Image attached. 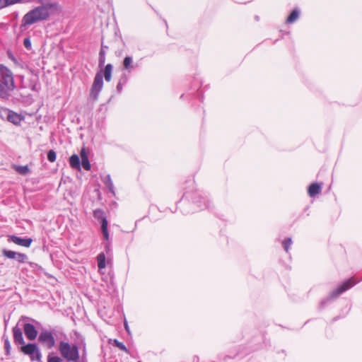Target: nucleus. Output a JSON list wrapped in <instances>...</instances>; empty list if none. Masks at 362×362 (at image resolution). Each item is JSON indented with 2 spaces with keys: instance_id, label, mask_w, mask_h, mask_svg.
Returning <instances> with one entry per match:
<instances>
[{
  "instance_id": "f257e3e1",
  "label": "nucleus",
  "mask_w": 362,
  "mask_h": 362,
  "mask_svg": "<svg viewBox=\"0 0 362 362\" xmlns=\"http://www.w3.org/2000/svg\"><path fill=\"white\" fill-rule=\"evenodd\" d=\"M50 3H45L27 13L22 19V26H27L39 21H46L49 16Z\"/></svg>"
},
{
  "instance_id": "f03ea898",
  "label": "nucleus",
  "mask_w": 362,
  "mask_h": 362,
  "mask_svg": "<svg viewBox=\"0 0 362 362\" xmlns=\"http://www.w3.org/2000/svg\"><path fill=\"white\" fill-rule=\"evenodd\" d=\"M15 88L13 74L7 67L0 65V98L7 99Z\"/></svg>"
},
{
  "instance_id": "7ed1b4c3",
  "label": "nucleus",
  "mask_w": 362,
  "mask_h": 362,
  "mask_svg": "<svg viewBox=\"0 0 362 362\" xmlns=\"http://www.w3.org/2000/svg\"><path fill=\"white\" fill-rule=\"evenodd\" d=\"M356 284V282L354 281V279H349L344 281L341 285H339L336 289L333 290L329 296L326 298L325 299H323L320 303V307L321 308H324L326 304L333 299L337 298L338 296H339L341 293L347 291L348 289L351 288Z\"/></svg>"
},
{
  "instance_id": "20e7f679",
  "label": "nucleus",
  "mask_w": 362,
  "mask_h": 362,
  "mask_svg": "<svg viewBox=\"0 0 362 362\" xmlns=\"http://www.w3.org/2000/svg\"><path fill=\"white\" fill-rule=\"evenodd\" d=\"M93 216L100 222L102 233L105 240L107 241L105 243V247L107 251L110 250V244L109 243L110 235L107 230L108 222L107 218L105 216V212L101 209H96L93 211Z\"/></svg>"
},
{
  "instance_id": "39448f33",
  "label": "nucleus",
  "mask_w": 362,
  "mask_h": 362,
  "mask_svg": "<svg viewBox=\"0 0 362 362\" xmlns=\"http://www.w3.org/2000/svg\"><path fill=\"white\" fill-rule=\"evenodd\" d=\"M103 75L102 71L98 72L94 78L89 94V98L92 101H96L98 99L99 94L103 87Z\"/></svg>"
},
{
  "instance_id": "423d86ee",
  "label": "nucleus",
  "mask_w": 362,
  "mask_h": 362,
  "mask_svg": "<svg viewBox=\"0 0 362 362\" xmlns=\"http://www.w3.org/2000/svg\"><path fill=\"white\" fill-rule=\"evenodd\" d=\"M69 362H88L87 349H81L69 344Z\"/></svg>"
},
{
  "instance_id": "0eeeda50",
  "label": "nucleus",
  "mask_w": 362,
  "mask_h": 362,
  "mask_svg": "<svg viewBox=\"0 0 362 362\" xmlns=\"http://www.w3.org/2000/svg\"><path fill=\"white\" fill-rule=\"evenodd\" d=\"M20 350L25 355L30 356L31 361H41V353L40 349L35 344H28L21 346Z\"/></svg>"
},
{
  "instance_id": "6e6552de",
  "label": "nucleus",
  "mask_w": 362,
  "mask_h": 362,
  "mask_svg": "<svg viewBox=\"0 0 362 362\" xmlns=\"http://www.w3.org/2000/svg\"><path fill=\"white\" fill-rule=\"evenodd\" d=\"M184 198L191 199L194 204L202 209H203V206H204L205 209H210V201L207 199L206 197H202L201 194L193 196L189 192H185L183 194L182 199Z\"/></svg>"
},
{
  "instance_id": "1a4fd4ad",
  "label": "nucleus",
  "mask_w": 362,
  "mask_h": 362,
  "mask_svg": "<svg viewBox=\"0 0 362 362\" xmlns=\"http://www.w3.org/2000/svg\"><path fill=\"white\" fill-rule=\"evenodd\" d=\"M38 341L47 349H52L55 346L54 335L51 332L42 330L38 337Z\"/></svg>"
},
{
  "instance_id": "9d476101",
  "label": "nucleus",
  "mask_w": 362,
  "mask_h": 362,
  "mask_svg": "<svg viewBox=\"0 0 362 362\" xmlns=\"http://www.w3.org/2000/svg\"><path fill=\"white\" fill-rule=\"evenodd\" d=\"M72 343L71 346H76L81 349H86V344L85 338L78 332H74V335L71 336Z\"/></svg>"
},
{
  "instance_id": "9b49d317",
  "label": "nucleus",
  "mask_w": 362,
  "mask_h": 362,
  "mask_svg": "<svg viewBox=\"0 0 362 362\" xmlns=\"http://www.w3.org/2000/svg\"><path fill=\"white\" fill-rule=\"evenodd\" d=\"M8 240L25 247H29L33 242L31 238H22L14 235H8Z\"/></svg>"
},
{
  "instance_id": "f8f14e48",
  "label": "nucleus",
  "mask_w": 362,
  "mask_h": 362,
  "mask_svg": "<svg viewBox=\"0 0 362 362\" xmlns=\"http://www.w3.org/2000/svg\"><path fill=\"white\" fill-rule=\"evenodd\" d=\"M23 331L26 337L29 340H34L37 336V331L34 325L30 323H25L23 325Z\"/></svg>"
},
{
  "instance_id": "ddd939ff",
  "label": "nucleus",
  "mask_w": 362,
  "mask_h": 362,
  "mask_svg": "<svg viewBox=\"0 0 362 362\" xmlns=\"http://www.w3.org/2000/svg\"><path fill=\"white\" fill-rule=\"evenodd\" d=\"M3 113L6 115V119L8 122H10L14 124H18L21 121V116L18 114L8 110V109H4Z\"/></svg>"
},
{
  "instance_id": "4468645a",
  "label": "nucleus",
  "mask_w": 362,
  "mask_h": 362,
  "mask_svg": "<svg viewBox=\"0 0 362 362\" xmlns=\"http://www.w3.org/2000/svg\"><path fill=\"white\" fill-rule=\"evenodd\" d=\"M13 339L16 344L24 345L25 341L23 336V332L21 328L15 326L13 328Z\"/></svg>"
},
{
  "instance_id": "2eb2a0df",
  "label": "nucleus",
  "mask_w": 362,
  "mask_h": 362,
  "mask_svg": "<svg viewBox=\"0 0 362 362\" xmlns=\"http://www.w3.org/2000/svg\"><path fill=\"white\" fill-rule=\"evenodd\" d=\"M108 49V47L107 45H104L103 42L101 43V48L99 52V59H98V66L100 68H103L105 66V52Z\"/></svg>"
},
{
  "instance_id": "dca6fc26",
  "label": "nucleus",
  "mask_w": 362,
  "mask_h": 362,
  "mask_svg": "<svg viewBox=\"0 0 362 362\" xmlns=\"http://www.w3.org/2000/svg\"><path fill=\"white\" fill-rule=\"evenodd\" d=\"M81 165L86 170H90V168H91V165H90V161H89V159H88V155L87 153H86L85 151V149L83 148L81 152Z\"/></svg>"
},
{
  "instance_id": "f3484780",
  "label": "nucleus",
  "mask_w": 362,
  "mask_h": 362,
  "mask_svg": "<svg viewBox=\"0 0 362 362\" xmlns=\"http://www.w3.org/2000/svg\"><path fill=\"white\" fill-rule=\"evenodd\" d=\"M321 192V186L317 182L312 183L308 189V193L310 197H314Z\"/></svg>"
},
{
  "instance_id": "a211bd4d",
  "label": "nucleus",
  "mask_w": 362,
  "mask_h": 362,
  "mask_svg": "<svg viewBox=\"0 0 362 362\" xmlns=\"http://www.w3.org/2000/svg\"><path fill=\"white\" fill-rule=\"evenodd\" d=\"M69 165L75 169H81V160L78 155L74 154L69 157Z\"/></svg>"
},
{
  "instance_id": "6ab92c4d",
  "label": "nucleus",
  "mask_w": 362,
  "mask_h": 362,
  "mask_svg": "<svg viewBox=\"0 0 362 362\" xmlns=\"http://www.w3.org/2000/svg\"><path fill=\"white\" fill-rule=\"evenodd\" d=\"M102 180H103V183L105 185V186L107 187L109 191L114 194H115L114 185H113L110 175H105L103 177H102Z\"/></svg>"
},
{
  "instance_id": "aec40b11",
  "label": "nucleus",
  "mask_w": 362,
  "mask_h": 362,
  "mask_svg": "<svg viewBox=\"0 0 362 362\" xmlns=\"http://www.w3.org/2000/svg\"><path fill=\"white\" fill-rule=\"evenodd\" d=\"M299 14L300 11L298 8L293 9L287 18L286 23L288 24L294 23L299 17Z\"/></svg>"
},
{
  "instance_id": "412c9836",
  "label": "nucleus",
  "mask_w": 362,
  "mask_h": 362,
  "mask_svg": "<svg viewBox=\"0 0 362 362\" xmlns=\"http://www.w3.org/2000/svg\"><path fill=\"white\" fill-rule=\"evenodd\" d=\"M105 261H106V258H105V255L104 252H100V254H98V255L97 256V263H98V267L99 269L105 268V267H106Z\"/></svg>"
},
{
  "instance_id": "4be33fe9",
  "label": "nucleus",
  "mask_w": 362,
  "mask_h": 362,
  "mask_svg": "<svg viewBox=\"0 0 362 362\" xmlns=\"http://www.w3.org/2000/svg\"><path fill=\"white\" fill-rule=\"evenodd\" d=\"M13 168L18 173L22 175H25L30 172V169L28 165H14Z\"/></svg>"
},
{
  "instance_id": "5701e85b",
  "label": "nucleus",
  "mask_w": 362,
  "mask_h": 362,
  "mask_svg": "<svg viewBox=\"0 0 362 362\" xmlns=\"http://www.w3.org/2000/svg\"><path fill=\"white\" fill-rule=\"evenodd\" d=\"M112 65L111 64H107L105 66L104 69V77L106 81L109 82L112 78Z\"/></svg>"
},
{
  "instance_id": "b1692460",
  "label": "nucleus",
  "mask_w": 362,
  "mask_h": 362,
  "mask_svg": "<svg viewBox=\"0 0 362 362\" xmlns=\"http://www.w3.org/2000/svg\"><path fill=\"white\" fill-rule=\"evenodd\" d=\"M133 62V59L130 56H127L124 57L123 60V66L127 70H131L133 69V66L132 65V63Z\"/></svg>"
},
{
  "instance_id": "393cba45",
  "label": "nucleus",
  "mask_w": 362,
  "mask_h": 362,
  "mask_svg": "<svg viewBox=\"0 0 362 362\" xmlns=\"http://www.w3.org/2000/svg\"><path fill=\"white\" fill-rule=\"evenodd\" d=\"M113 345L119 349L120 350L124 351L127 354H129V349L127 348V346L121 341H119L118 339H115L113 340Z\"/></svg>"
},
{
  "instance_id": "a878e982",
  "label": "nucleus",
  "mask_w": 362,
  "mask_h": 362,
  "mask_svg": "<svg viewBox=\"0 0 362 362\" xmlns=\"http://www.w3.org/2000/svg\"><path fill=\"white\" fill-rule=\"evenodd\" d=\"M2 254L5 257L8 259H15L17 252L6 249H4L2 250Z\"/></svg>"
},
{
  "instance_id": "bb28decb",
  "label": "nucleus",
  "mask_w": 362,
  "mask_h": 362,
  "mask_svg": "<svg viewBox=\"0 0 362 362\" xmlns=\"http://www.w3.org/2000/svg\"><path fill=\"white\" fill-rule=\"evenodd\" d=\"M21 0H0V9L9 5L20 2Z\"/></svg>"
},
{
  "instance_id": "cd10ccee",
  "label": "nucleus",
  "mask_w": 362,
  "mask_h": 362,
  "mask_svg": "<svg viewBox=\"0 0 362 362\" xmlns=\"http://www.w3.org/2000/svg\"><path fill=\"white\" fill-rule=\"evenodd\" d=\"M60 350L62 356L65 358H68V343L67 342H61Z\"/></svg>"
},
{
  "instance_id": "c85d7f7f",
  "label": "nucleus",
  "mask_w": 362,
  "mask_h": 362,
  "mask_svg": "<svg viewBox=\"0 0 362 362\" xmlns=\"http://www.w3.org/2000/svg\"><path fill=\"white\" fill-rule=\"evenodd\" d=\"M15 259L19 263H25L28 260V256L25 254L17 252Z\"/></svg>"
},
{
  "instance_id": "c756f323",
  "label": "nucleus",
  "mask_w": 362,
  "mask_h": 362,
  "mask_svg": "<svg viewBox=\"0 0 362 362\" xmlns=\"http://www.w3.org/2000/svg\"><path fill=\"white\" fill-rule=\"evenodd\" d=\"M292 244V239L291 238H286L283 242H282V245H283V247L285 250V251L286 252H288V249L291 246V245Z\"/></svg>"
},
{
  "instance_id": "7c9ffc66",
  "label": "nucleus",
  "mask_w": 362,
  "mask_h": 362,
  "mask_svg": "<svg viewBox=\"0 0 362 362\" xmlns=\"http://www.w3.org/2000/svg\"><path fill=\"white\" fill-rule=\"evenodd\" d=\"M127 82V78H122L119 80V81L118 82L117 85V90L120 93L122 90V88H123V86Z\"/></svg>"
},
{
  "instance_id": "2f4dec72",
  "label": "nucleus",
  "mask_w": 362,
  "mask_h": 362,
  "mask_svg": "<svg viewBox=\"0 0 362 362\" xmlns=\"http://www.w3.org/2000/svg\"><path fill=\"white\" fill-rule=\"evenodd\" d=\"M47 159L50 162H54L56 160V153L53 150H50L47 153Z\"/></svg>"
},
{
  "instance_id": "473e14b6",
  "label": "nucleus",
  "mask_w": 362,
  "mask_h": 362,
  "mask_svg": "<svg viewBox=\"0 0 362 362\" xmlns=\"http://www.w3.org/2000/svg\"><path fill=\"white\" fill-rule=\"evenodd\" d=\"M3 338L4 339V347H5L6 351V354H8L9 351H10V349H11L10 341H9L8 337H4Z\"/></svg>"
},
{
  "instance_id": "72a5a7b5",
  "label": "nucleus",
  "mask_w": 362,
  "mask_h": 362,
  "mask_svg": "<svg viewBox=\"0 0 362 362\" xmlns=\"http://www.w3.org/2000/svg\"><path fill=\"white\" fill-rule=\"evenodd\" d=\"M23 44H24V46H25L27 49H30V47H31V42H30V39H29V38H25V39H24Z\"/></svg>"
},
{
  "instance_id": "f704fd0d",
  "label": "nucleus",
  "mask_w": 362,
  "mask_h": 362,
  "mask_svg": "<svg viewBox=\"0 0 362 362\" xmlns=\"http://www.w3.org/2000/svg\"><path fill=\"white\" fill-rule=\"evenodd\" d=\"M48 362H62V360L59 357H49Z\"/></svg>"
},
{
  "instance_id": "c9c22d12",
  "label": "nucleus",
  "mask_w": 362,
  "mask_h": 362,
  "mask_svg": "<svg viewBox=\"0 0 362 362\" xmlns=\"http://www.w3.org/2000/svg\"><path fill=\"white\" fill-rule=\"evenodd\" d=\"M124 328H125V330L127 331V332L128 334H130L129 327L128 324H127V322L126 321L124 322Z\"/></svg>"
},
{
  "instance_id": "e433bc0d",
  "label": "nucleus",
  "mask_w": 362,
  "mask_h": 362,
  "mask_svg": "<svg viewBox=\"0 0 362 362\" xmlns=\"http://www.w3.org/2000/svg\"><path fill=\"white\" fill-rule=\"evenodd\" d=\"M4 108H2L0 110V117L2 118V119H6V115L3 113L4 112Z\"/></svg>"
},
{
  "instance_id": "4c0bfd02",
  "label": "nucleus",
  "mask_w": 362,
  "mask_h": 362,
  "mask_svg": "<svg viewBox=\"0 0 362 362\" xmlns=\"http://www.w3.org/2000/svg\"><path fill=\"white\" fill-rule=\"evenodd\" d=\"M138 362H141V361H138Z\"/></svg>"
}]
</instances>
